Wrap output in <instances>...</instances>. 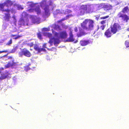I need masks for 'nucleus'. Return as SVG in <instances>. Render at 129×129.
I'll use <instances>...</instances> for the list:
<instances>
[{"instance_id":"nucleus-1","label":"nucleus","mask_w":129,"mask_h":129,"mask_svg":"<svg viewBox=\"0 0 129 129\" xmlns=\"http://www.w3.org/2000/svg\"><path fill=\"white\" fill-rule=\"evenodd\" d=\"M43 30L44 31L43 34L45 36L49 37L50 40L49 43L52 46L53 45V43L55 46H57L58 44L61 42L60 39H64L66 38L67 36L66 32L65 31H62L59 34L54 31L53 29H52V33L54 34V36L52 37V35L50 33H47L46 31L48 30L47 28H44L43 29Z\"/></svg>"},{"instance_id":"nucleus-2","label":"nucleus","mask_w":129,"mask_h":129,"mask_svg":"<svg viewBox=\"0 0 129 129\" xmlns=\"http://www.w3.org/2000/svg\"><path fill=\"white\" fill-rule=\"evenodd\" d=\"M13 3L9 0H7L4 3H0V10L3 12H6L7 13L5 14V19L8 21L11 17L9 13L11 12L12 13L15 12V10L13 9L12 6Z\"/></svg>"},{"instance_id":"nucleus-3","label":"nucleus","mask_w":129,"mask_h":129,"mask_svg":"<svg viewBox=\"0 0 129 129\" xmlns=\"http://www.w3.org/2000/svg\"><path fill=\"white\" fill-rule=\"evenodd\" d=\"M53 4L50 3L49 5L47 4L46 1L44 0L40 3V6L43 9L44 12L43 13L42 16L43 17H46L50 15L49 6H52Z\"/></svg>"},{"instance_id":"nucleus-4","label":"nucleus","mask_w":129,"mask_h":129,"mask_svg":"<svg viewBox=\"0 0 129 129\" xmlns=\"http://www.w3.org/2000/svg\"><path fill=\"white\" fill-rule=\"evenodd\" d=\"M121 28V26L118 23H115L113 26H111V29H108L105 32V34L107 37H110L111 36V33L113 34H115L117 32L118 29Z\"/></svg>"},{"instance_id":"nucleus-5","label":"nucleus","mask_w":129,"mask_h":129,"mask_svg":"<svg viewBox=\"0 0 129 129\" xmlns=\"http://www.w3.org/2000/svg\"><path fill=\"white\" fill-rule=\"evenodd\" d=\"M128 10V6L125 7L122 11L119 12L117 15V17L122 20V21L126 22H127L129 19V16L124 13L127 10Z\"/></svg>"},{"instance_id":"nucleus-6","label":"nucleus","mask_w":129,"mask_h":129,"mask_svg":"<svg viewBox=\"0 0 129 129\" xmlns=\"http://www.w3.org/2000/svg\"><path fill=\"white\" fill-rule=\"evenodd\" d=\"M94 21L90 19H86L81 23V27L84 29H92L93 27Z\"/></svg>"},{"instance_id":"nucleus-7","label":"nucleus","mask_w":129,"mask_h":129,"mask_svg":"<svg viewBox=\"0 0 129 129\" xmlns=\"http://www.w3.org/2000/svg\"><path fill=\"white\" fill-rule=\"evenodd\" d=\"M28 16L25 12H23L22 14V17L18 22V24L20 26H28Z\"/></svg>"},{"instance_id":"nucleus-8","label":"nucleus","mask_w":129,"mask_h":129,"mask_svg":"<svg viewBox=\"0 0 129 129\" xmlns=\"http://www.w3.org/2000/svg\"><path fill=\"white\" fill-rule=\"evenodd\" d=\"M28 6H30L32 8L28 10L29 12H33L35 11L36 12L38 15L40 14L41 13V10L39 6L35 7V4H34L33 2H28L27 3Z\"/></svg>"},{"instance_id":"nucleus-9","label":"nucleus","mask_w":129,"mask_h":129,"mask_svg":"<svg viewBox=\"0 0 129 129\" xmlns=\"http://www.w3.org/2000/svg\"><path fill=\"white\" fill-rule=\"evenodd\" d=\"M19 56L21 57H22L23 55L28 57H30L31 56L30 52L25 48L22 49L21 51L19 52Z\"/></svg>"},{"instance_id":"nucleus-10","label":"nucleus","mask_w":129,"mask_h":129,"mask_svg":"<svg viewBox=\"0 0 129 129\" xmlns=\"http://www.w3.org/2000/svg\"><path fill=\"white\" fill-rule=\"evenodd\" d=\"M30 17L32 23L37 24L40 23V18L34 16H31Z\"/></svg>"},{"instance_id":"nucleus-11","label":"nucleus","mask_w":129,"mask_h":129,"mask_svg":"<svg viewBox=\"0 0 129 129\" xmlns=\"http://www.w3.org/2000/svg\"><path fill=\"white\" fill-rule=\"evenodd\" d=\"M1 77H0V81L2 79L10 77V73L7 71H5L4 73L1 74Z\"/></svg>"},{"instance_id":"nucleus-12","label":"nucleus","mask_w":129,"mask_h":129,"mask_svg":"<svg viewBox=\"0 0 129 129\" xmlns=\"http://www.w3.org/2000/svg\"><path fill=\"white\" fill-rule=\"evenodd\" d=\"M86 9V5H82L81 6L79 10L81 15H82L85 13L87 12Z\"/></svg>"},{"instance_id":"nucleus-13","label":"nucleus","mask_w":129,"mask_h":129,"mask_svg":"<svg viewBox=\"0 0 129 129\" xmlns=\"http://www.w3.org/2000/svg\"><path fill=\"white\" fill-rule=\"evenodd\" d=\"M69 36V37L67 40V41L68 42H72L74 41L75 39L73 37V35L71 31L70 32Z\"/></svg>"},{"instance_id":"nucleus-14","label":"nucleus","mask_w":129,"mask_h":129,"mask_svg":"<svg viewBox=\"0 0 129 129\" xmlns=\"http://www.w3.org/2000/svg\"><path fill=\"white\" fill-rule=\"evenodd\" d=\"M53 27L54 30L57 31H60L61 30L60 27L57 25L55 24L53 25Z\"/></svg>"},{"instance_id":"nucleus-15","label":"nucleus","mask_w":129,"mask_h":129,"mask_svg":"<svg viewBox=\"0 0 129 129\" xmlns=\"http://www.w3.org/2000/svg\"><path fill=\"white\" fill-rule=\"evenodd\" d=\"M34 48L36 50L38 51L39 52H40L41 51H43V49L39 48L37 45H34Z\"/></svg>"},{"instance_id":"nucleus-16","label":"nucleus","mask_w":129,"mask_h":129,"mask_svg":"<svg viewBox=\"0 0 129 129\" xmlns=\"http://www.w3.org/2000/svg\"><path fill=\"white\" fill-rule=\"evenodd\" d=\"M89 43L88 41H81L80 42V43L81 45L83 46L86 45Z\"/></svg>"},{"instance_id":"nucleus-17","label":"nucleus","mask_w":129,"mask_h":129,"mask_svg":"<svg viewBox=\"0 0 129 129\" xmlns=\"http://www.w3.org/2000/svg\"><path fill=\"white\" fill-rule=\"evenodd\" d=\"M12 63H11L10 62L8 63L7 64H6L5 66V69H7L11 66H12L14 65L15 64V63L13 62V61H12Z\"/></svg>"},{"instance_id":"nucleus-18","label":"nucleus","mask_w":129,"mask_h":129,"mask_svg":"<svg viewBox=\"0 0 129 129\" xmlns=\"http://www.w3.org/2000/svg\"><path fill=\"white\" fill-rule=\"evenodd\" d=\"M93 6L92 5H86V10L87 12L91 10V8Z\"/></svg>"},{"instance_id":"nucleus-19","label":"nucleus","mask_w":129,"mask_h":129,"mask_svg":"<svg viewBox=\"0 0 129 129\" xmlns=\"http://www.w3.org/2000/svg\"><path fill=\"white\" fill-rule=\"evenodd\" d=\"M79 31L80 33L79 34H77V36L78 37H80L81 36L85 34V32L83 31V30L80 29Z\"/></svg>"},{"instance_id":"nucleus-20","label":"nucleus","mask_w":129,"mask_h":129,"mask_svg":"<svg viewBox=\"0 0 129 129\" xmlns=\"http://www.w3.org/2000/svg\"><path fill=\"white\" fill-rule=\"evenodd\" d=\"M11 37L12 39L16 40L19 38L20 36H17L16 35H12Z\"/></svg>"},{"instance_id":"nucleus-21","label":"nucleus","mask_w":129,"mask_h":129,"mask_svg":"<svg viewBox=\"0 0 129 129\" xmlns=\"http://www.w3.org/2000/svg\"><path fill=\"white\" fill-rule=\"evenodd\" d=\"M18 49V47L17 46H14L13 49L11 51L10 53H14Z\"/></svg>"},{"instance_id":"nucleus-22","label":"nucleus","mask_w":129,"mask_h":129,"mask_svg":"<svg viewBox=\"0 0 129 129\" xmlns=\"http://www.w3.org/2000/svg\"><path fill=\"white\" fill-rule=\"evenodd\" d=\"M30 64H29L28 66H27L24 67L25 70L26 72L30 70V68L29 67V66H30Z\"/></svg>"},{"instance_id":"nucleus-23","label":"nucleus","mask_w":129,"mask_h":129,"mask_svg":"<svg viewBox=\"0 0 129 129\" xmlns=\"http://www.w3.org/2000/svg\"><path fill=\"white\" fill-rule=\"evenodd\" d=\"M17 7L18 9L19 10H22L23 9V8L20 5H18L17 6Z\"/></svg>"},{"instance_id":"nucleus-24","label":"nucleus","mask_w":129,"mask_h":129,"mask_svg":"<svg viewBox=\"0 0 129 129\" xmlns=\"http://www.w3.org/2000/svg\"><path fill=\"white\" fill-rule=\"evenodd\" d=\"M105 7L106 8L107 10L110 9L111 8V6H109L108 5H106L105 6Z\"/></svg>"},{"instance_id":"nucleus-25","label":"nucleus","mask_w":129,"mask_h":129,"mask_svg":"<svg viewBox=\"0 0 129 129\" xmlns=\"http://www.w3.org/2000/svg\"><path fill=\"white\" fill-rule=\"evenodd\" d=\"M12 43V40L11 39H10L9 41L7 44V45L10 46Z\"/></svg>"},{"instance_id":"nucleus-26","label":"nucleus","mask_w":129,"mask_h":129,"mask_svg":"<svg viewBox=\"0 0 129 129\" xmlns=\"http://www.w3.org/2000/svg\"><path fill=\"white\" fill-rule=\"evenodd\" d=\"M66 14L67 13H69L72 12V11L70 10L66 9L65 10Z\"/></svg>"},{"instance_id":"nucleus-27","label":"nucleus","mask_w":129,"mask_h":129,"mask_svg":"<svg viewBox=\"0 0 129 129\" xmlns=\"http://www.w3.org/2000/svg\"><path fill=\"white\" fill-rule=\"evenodd\" d=\"M67 19V18H63V19H61V20H60L58 21H57V22H58V23H61L62 22V21H63L64 20H66Z\"/></svg>"},{"instance_id":"nucleus-28","label":"nucleus","mask_w":129,"mask_h":129,"mask_svg":"<svg viewBox=\"0 0 129 129\" xmlns=\"http://www.w3.org/2000/svg\"><path fill=\"white\" fill-rule=\"evenodd\" d=\"M106 21H107V20H103L101 21V23L102 24H103L106 23Z\"/></svg>"},{"instance_id":"nucleus-29","label":"nucleus","mask_w":129,"mask_h":129,"mask_svg":"<svg viewBox=\"0 0 129 129\" xmlns=\"http://www.w3.org/2000/svg\"><path fill=\"white\" fill-rule=\"evenodd\" d=\"M38 37V38L40 39H42L41 37V35L40 33H38L37 34Z\"/></svg>"},{"instance_id":"nucleus-30","label":"nucleus","mask_w":129,"mask_h":129,"mask_svg":"<svg viewBox=\"0 0 129 129\" xmlns=\"http://www.w3.org/2000/svg\"><path fill=\"white\" fill-rule=\"evenodd\" d=\"M109 17V16L107 15L105 16L101 17L100 18L101 19H105Z\"/></svg>"},{"instance_id":"nucleus-31","label":"nucleus","mask_w":129,"mask_h":129,"mask_svg":"<svg viewBox=\"0 0 129 129\" xmlns=\"http://www.w3.org/2000/svg\"><path fill=\"white\" fill-rule=\"evenodd\" d=\"M60 14H66L65 11H64L63 10H61L60 11Z\"/></svg>"},{"instance_id":"nucleus-32","label":"nucleus","mask_w":129,"mask_h":129,"mask_svg":"<svg viewBox=\"0 0 129 129\" xmlns=\"http://www.w3.org/2000/svg\"><path fill=\"white\" fill-rule=\"evenodd\" d=\"M46 59L47 60H50V58L49 56L48 55H47L46 56Z\"/></svg>"},{"instance_id":"nucleus-33","label":"nucleus","mask_w":129,"mask_h":129,"mask_svg":"<svg viewBox=\"0 0 129 129\" xmlns=\"http://www.w3.org/2000/svg\"><path fill=\"white\" fill-rule=\"evenodd\" d=\"M13 18L14 19V24L15 25H16V20L15 19V17L14 16H13Z\"/></svg>"},{"instance_id":"nucleus-34","label":"nucleus","mask_w":129,"mask_h":129,"mask_svg":"<svg viewBox=\"0 0 129 129\" xmlns=\"http://www.w3.org/2000/svg\"><path fill=\"white\" fill-rule=\"evenodd\" d=\"M105 26H106L105 25H103L101 26V28L102 30H103L104 29Z\"/></svg>"},{"instance_id":"nucleus-35","label":"nucleus","mask_w":129,"mask_h":129,"mask_svg":"<svg viewBox=\"0 0 129 129\" xmlns=\"http://www.w3.org/2000/svg\"><path fill=\"white\" fill-rule=\"evenodd\" d=\"M8 52L7 50H4L2 51H0V54L3 52Z\"/></svg>"},{"instance_id":"nucleus-36","label":"nucleus","mask_w":129,"mask_h":129,"mask_svg":"<svg viewBox=\"0 0 129 129\" xmlns=\"http://www.w3.org/2000/svg\"><path fill=\"white\" fill-rule=\"evenodd\" d=\"M28 44L30 47H32L34 45V44L32 42H31L30 43H29Z\"/></svg>"},{"instance_id":"nucleus-37","label":"nucleus","mask_w":129,"mask_h":129,"mask_svg":"<svg viewBox=\"0 0 129 129\" xmlns=\"http://www.w3.org/2000/svg\"><path fill=\"white\" fill-rule=\"evenodd\" d=\"M74 30L75 32H77L78 31L77 28L76 27H75L74 28Z\"/></svg>"},{"instance_id":"nucleus-38","label":"nucleus","mask_w":129,"mask_h":129,"mask_svg":"<svg viewBox=\"0 0 129 129\" xmlns=\"http://www.w3.org/2000/svg\"><path fill=\"white\" fill-rule=\"evenodd\" d=\"M56 12L57 13H60V11L59 10H57L56 11Z\"/></svg>"},{"instance_id":"nucleus-39","label":"nucleus","mask_w":129,"mask_h":129,"mask_svg":"<svg viewBox=\"0 0 129 129\" xmlns=\"http://www.w3.org/2000/svg\"><path fill=\"white\" fill-rule=\"evenodd\" d=\"M72 16V15H69L67 16V18H69L71 17Z\"/></svg>"},{"instance_id":"nucleus-40","label":"nucleus","mask_w":129,"mask_h":129,"mask_svg":"<svg viewBox=\"0 0 129 129\" xmlns=\"http://www.w3.org/2000/svg\"><path fill=\"white\" fill-rule=\"evenodd\" d=\"M46 44H44L43 45V47L44 48H46Z\"/></svg>"},{"instance_id":"nucleus-41","label":"nucleus","mask_w":129,"mask_h":129,"mask_svg":"<svg viewBox=\"0 0 129 129\" xmlns=\"http://www.w3.org/2000/svg\"><path fill=\"white\" fill-rule=\"evenodd\" d=\"M96 20H98V17H96Z\"/></svg>"},{"instance_id":"nucleus-42","label":"nucleus","mask_w":129,"mask_h":129,"mask_svg":"<svg viewBox=\"0 0 129 129\" xmlns=\"http://www.w3.org/2000/svg\"><path fill=\"white\" fill-rule=\"evenodd\" d=\"M127 30L128 31H129V28L127 29Z\"/></svg>"},{"instance_id":"nucleus-43","label":"nucleus","mask_w":129,"mask_h":129,"mask_svg":"<svg viewBox=\"0 0 129 129\" xmlns=\"http://www.w3.org/2000/svg\"><path fill=\"white\" fill-rule=\"evenodd\" d=\"M12 58V57H9L8 58Z\"/></svg>"},{"instance_id":"nucleus-44","label":"nucleus","mask_w":129,"mask_h":129,"mask_svg":"<svg viewBox=\"0 0 129 129\" xmlns=\"http://www.w3.org/2000/svg\"><path fill=\"white\" fill-rule=\"evenodd\" d=\"M54 6H55V5H54V6H53V8H52V9H53V8L54 7Z\"/></svg>"},{"instance_id":"nucleus-45","label":"nucleus","mask_w":129,"mask_h":129,"mask_svg":"<svg viewBox=\"0 0 129 129\" xmlns=\"http://www.w3.org/2000/svg\"><path fill=\"white\" fill-rule=\"evenodd\" d=\"M1 69H2V70H4V68H1Z\"/></svg>"},{"instance_id":"nucleus-46","label":"nucleus","mask_w":129,"mask_h":129,"mask_svg":"<svg viewBox=\"0 0 129 129\" xmlns=\"http://www.w3.org/2000/svg\"><path fill=\"white\" fill-rule=\"evenodd\" d=\"M128 37H129V35H128Z\"/></svg>"}]
</instances>
